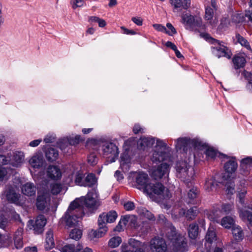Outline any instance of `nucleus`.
Instances as JSON below:
<instances>
[{"label":"nucleus","instance_id":"obj_1","mask_svg":"<svg viewBox=\"0 0 252 252\" xmlns=\"http://www.w3.org/2000/svg\"><path fill=\"white\" fill-rule=\"evenodd\" d=\"M79 202H80V199H75L71 202L62 218V222H64L68 227L76 225L78 222V220L84 215L83 211L78 209L80 205Z\"/></svg>","mask_w":252,"mask_h":252},{"label":"nucleus","instance_id":"obj_2","mask_svg":"<svg viewBox=\"0 0 252 252\" xmlns=\"http://www.w3.org/2000/svg\"><path fill=\"white\" fill-rule=\"evenodd\" d=\"M146 193L151 197H155L158 202L166 201L171 196L169 189L160 183L150 184L146 189Z\"/></svg>","mask_w":252,"mask_h":252},{"label":"nucleus","instance_id":"obj_3","mask_svg":"<svg viewBox=\"0 0 252 252\" xmlns=\"http://www.w3.org/2000/svg\"><path fill=\"white\" fill-rule=\"evenodd\" d=\"M151 159L154 163L163 160L170 161V148L167 144L159 139L156 140V145L151 155Z\"/></svg>","mask_w":252,"mask_h":252},{"label":"nucleus","instance_id":"obj_4","mask_svg":"<svg viewBox=\"0 0 252 252\" xmlns=\"http://www.w3.org/2000/svg\"><path fill=\"white\" fill-rule=\"evenodd\" d=\"M177 176L185 182H190L195 174L193 168L187 161H179L176 166Z\"/></svg>","mask_w":252,"mask_h":252},{"label":"nucleus","instance_id":"obj_5","mask_svg":"<svg viewBox=\"0 0 252 252\" xmlns=\"http://www.w3.org/2000/svg\"><path fill=\"white\" fill-rule=\"evenodd\" d=\"M201 35L207 40L215 44V46L211 47V50L215 56L218 58L225 57L228 59L231 58L232 53L227 47L222 44L220 41L210 37L207 33H201Z\"/></svg>","mask_w":252,"mask_h":252},{"label":"nucleus","instance_id":"obj_6","mask_svg":"<svg viewBox=\"0 0 252 252\" xmlns=\"http://www.w3.org/2000/svg\"><path fill=\"white\" fill-rule=\"evenodd\" d=\"M76 199H80L79 210L83 211L82 207L84 205L89 209H96L99 206L98 193L96 189H93L87 193L86 196L81 197Z\"/></svg>","mask_w":252,"mask_h":252},{"label":"nucleus","instance_id":"obj_7","mask_svg":"<svg viewBox=\"0 0 252 252\" xmlns=\"http://www.w3.org/2000/svg\"><path fill=\"white\" fill-rule=\"evenodd\" d=\"M171 234L168 235L169 239L172 243L173 250L177 252H184L186 250L187 243L185 238L176 232L175 228L170 229Z\"/></svg>","mask_w":252,"mask_h":252},{"label":"nucleus","instance_id":"obj_8","mask_svg":"<svg viewBox=\"0 0 252 252\" xmlns=\"http://www.w3.org/2000/svg\"><path fill=\"white\" fill-rule=\"evenodd\" d=\"M50 194L45 187L41 188L37 191L36 205L37 209L44 210L50 205Z\"/></svg>","mask_w":252,"mask_h":252},{"label":"nucleus","instance_id":"obj_9","mask_svg":"<svg viewBox=\"0 0 252 252\" xmlns=\"http://www.w3.org/2000/svg\"><path fill=\"white\" fill-rule=\"evenodd\" d=\"M234 209L232 203H223L220 207H217L215 210L207 214V217L210 220L219 222L218 219L221 216V213L228 214Z\"/></svg>","mask_w":252,"mask_h":252},{"label":"nucleus","instance_id":"obj_10","mask_svg":"<svg viewBox=\"0 0 252 252\" xmlns=\"http://www.w3.org/2000/svg\"><path fill=\"white\" fill-rule=\"evenodd\" d=\"M134 180L133 186L139 189H142L146 193L147 187L151 184L147 174L143 172H135L133 173Z\"/></svg>","mask_w":252,"mask_h":252},{"label":"nucleus","instance_id":"obj_11","mask_svg":"<svg viewBox=\"0 0 252 252\" xmlns=\"http://www.w3.org/2000/svg\"><path fill=\"white\" fill-rule=\"evenodd\" d=\"M71 173L68 175L66 182L70 186H73L74 183L78 186H83L84 181L83 180L84 174L82 171L78 167L72 166Z\"/></svg>","mask_w":252,"mask_h":252},{"label":"nucleus","instance_id":"obj_12","mask_svg":"<svg viewBox=\"0 0 252 252\" xmlns=\"http://www.w3.org/2000/svg\"><path fill=\"white\" fill-rule=\"evenodd\" d=\"M103 155L107 158H110L111 162L115 161L118 156V149L117 146L111 142H105L102 146Z\"/></svg>","mask_w":252,"mask_h":252},{"label":"nucleus","instance_id":"obj_13","mask_svg":"<svg viewBox=\"0 0 252 252\" xmlns=\"http://www.w3.org/2000/svg\"><path fill=\"white\" fill-rule=\"evenodd\" d=\"M19 216L11 207H6L3 209L0 219V228H4L7 225L8 219H13L15 220L19 219Z\"/></svg>","mask_w":252,"mask_h":252},{"label":"nucleus","instance_id":"obj_14","mask_svg":"<svg viewBox=\"0 0 252 252\" xmlns=\"http://www.w3.org/2000/svg\"><path fill=\"white\" fill-rule=\"evenodd\" d=\"M170 165L167 163H163L151 169V175L156 180L160 179L163 177L168 175Z\"/></svg>","mask_w":252,"mask_h":252},{"label":"nucleus","instance_id":"obj_15","mask_svg":"<svg viewBox=\"0 0 252 252\" xmlns=\"http://www.w3.org/2000/svg\"><path fill=\"white\" fill-rule=\"evenodd\" d=\"M47 220L45 217L40 215L38 216L35 220H30L28 222V226L30 229H33L35 233L39 234L42 232V229L46 224Z\"/></svg>","mask_w":252,"mask_h":252},{"label":"nucleus","instance_id":"obj_16","mask_svg":"<svg viewBox=\"0 0 252 252\" xmlns=\"http://www.w3.org/2000/svg\"><path fill=\"white\" fill-rule=\"evenodd\" d=\"M151 252H167V246L164 240L160 238H154L150 243Z\"/></svg>","mask_w":252,"mask_h":252},{"label":"nucleus","instance_id":"obj_17","mask_svg":"<svg viewBox=\"0 0 252 252\" xmlns=\"http://www.w3.org/2000/svg\"><path fill=\"white\" fill-rule=\"evenodd\" d=\"M201 142L195 140H190L186 138H180L176 140L175 147L177 150L183 149L184 152L187 151V148L190 145H193L195 148H199Z\"/></svg>","mask_w":252,"mask_h":252},{"label":"nucleus","instance_id":"obj_18","mask_svg":"<svg viewBox=\"0 0 252 252\" xmlns=\"http://www.w3.org/2000/svg\"><path fill=\"white\" fill-rule=\"evenodd\" d=\"M97 229H92L89 233V235L92 238H101L104 236L108 231V228L107 224L98 219L97 220Z\"/></svg>","mask_w":252,"mask_h":252},{"label":"nucleus","instance_id":"obj_19","mask_svg":"<svg viewBox=\"0 0 252 252\" xmlns=\"http://www.w3.org/2000/svg\"><path fill=\"white\" fill-rule=\"evenodd\" d=\"M198 213V210L196 207H192L189 209L187 212L182 208H175L174 210V214L177 218L181 217L184 215L188 220H193L196 216Z\"/></svg>","mask_w":252,"mask_h":252},{"label":"nucleus","instance_id":"obj_20","mask_svg":"<svg viewBox=\"0 0 252 252\" xmlns=\"http://www.w3.org/2000/svg\"><path fill=\"white\" fill-rule=\"evenodd\" d=\"M3 195L5 196L9 202L16 204L19 203L20 195L16 192V187L12 186L6 187Z\"/></svg>","mask_w":252,"mask_h":252},{"label":"nucleus","instance_id":"obj_21","mask_svg":"<svg viewBox=\"0 0 252 252\" xmlns=\"http://www.w3.org/2000/svg\"><path fill=\"white\" fill-rule=\"evenodd\" d=\"M61 252H94L93 250L89 247H85L80 243L76 245L72 244L66 245L62 248Z\"/></svg>","mask_w":252,"mask_h":252},{"label":"nucleus","instance_id":"obj_22","mask_svg":"<svg viewBox=\"0 0 252 252\" xmlns=\"http://www.w3.org/2000/svg\"><path fill=\"white\" fill-rule=\"evenodd\" d=\"M173 7L174 12L181 13L183 9L187 10L190 6V0H169Z\"/></svg>","mask_w":252,"mask_h":252},{"label":"nucleus","instance_id":"obj_23","mask_svg":"<svg viewBox=\"0 0 252 252\" xmlns=\"http://www.w3.org/2000/svg\"><path fill=\"white\" fill-rule=\"evenodd\" d=\"M197 149H200L201 151H203L204 149H205V150L204 151V153H205L206 156L208 158H215L216 157H220L221 158H227V156L225 155L222 154H220L218 152H217L216 150H215L212 148H206V146L203 145L201 143L200 145L199 146V148H197Z\"/></svg>","mask_w":252,"mask_h":252},{"label":"nucleus","instance_id":"obj_24","mask_svg":"<svg viewBox=\"0 0 252 252\" xmlns=\"http://www.w3.org/2000/svg\"><path fill=\"white\" fill-rule=\"evenodd\" d=\"M118 217V214L115 211H110L108 212H103L100 214L98 219L101 220L104 222L106 223H113L114 222Z\"/></svg>","mask_w":252,"mask_h":252},{"label":"nucleus","instance_id":"obj_25","mask_svg":"<svg viewBox=\"0 0 252 252\" xmlns=\"http://www.w3.org/2000/svg\"><path fill=\"white\" fill-rule=\"evenodd\" d=\"M80 137L79 135H76L75 137H70L69 138H64L60 141L59 146L60 149L63 151L66 152L65 148H67L68 145L66 144L67 142L69 145L75 146L81 141ZM67 152V151H66Z\"/></svg>","mask_w":252,"mask_h":252},{"label":"nucleus","instance_id":"obj_26","mask_svg":"<svg viewBox=\"0 0 252 252\" xmlns=\"http://www.w3.org/2000/svg\"><path fill=\"white\" fill-rule=\"evenodd\" d=\"M21 192L27 196H34L36 191V187L32 182H27L22 185L21 187Z\"/></svg>","mask_w":252,"mask_h":252},{"label":"nucleus","instance_id":"obj_27","mask_svg":"<svg viewBox=\"0 0 252 252\" xmlns=\"http://www.w3.org/2000/svg\"><path fill=\"white\" fill-rule=\"evenodd\" d=\"M25 155L23 152L16 151L13 153L12 157L9 158L10 163L13 166L19 167L24 160Z\"/></svg>","mask_w":252,"mask_h":252},{"label":"nucleus","instance_id":"obj_28","mask_svg":"<svg viewBox=\"0 0 252 252\" xmlns=\"http://www.w3.org/2000/svg\"><path fill=\"white\" fill-rule=\"evenodd\" d=\"M29 163L33 168H40L44 163V159L41 153L35 154L29 160Z\"/></svg>","mask_w":252,"mask_h":252},{"label":"nucleus","instance_id":"obj_29","mask_svg":"<svg viewBox=\"0 0 252 252\" xmlns=\"http://www.w3.org/2000/svg\"><path fill=\"white\" fill-rule=\"evenodd\" d=\"M131 158L129 151H125L121 155L120 159V167L123 172H127L130 167Z\"/></svg>","mask_w":252,"mask_h":252},{"label":"nucleus","instance_id":"obj_30","mask_svg":"<svg viewBox=\"0 0 252 252\" xmlns=\"http://www.w3.org/2000/svg\"><path fill=\"white\" fill-rule=\"evenodd\" d=\"M205 247L207 249H210L211 245L217 241V236L215 232V229L213 227L209 228L207 233L206 235Z\"/></svg>","mask_w":252,"mask_h":252},{"label":"nucleus","instance_id":"obj_31","mask_svg":"<svg viewBox=\"0 0 252 252\" xmlns=\"http://www.w3.org/2000/svg\"><path fill=\"white\" fill-rule=\"evenodd\" d=\"M218 186V183L214 177H209L206 179L204 188L206 191L210 192L215 191Z\"/></svg>","mask_w":252,"mask_h":252},{"label":"nucleus","instance_id":"obj_32","mask_svg":"<svg viewBox=\"0 0 252 252\" xmlns=\"http://www.w3.org/2000/svg\"><path fill=\"white\" fill-rule=\"evenodd\" d=\"M47 175L51 179L57 180L62 177V172L57 166H50L47 169Z\"/></svg>","mask_w":252,"mask_h":252},{"label":"nucleus","instance_id":"obj_33","mask_svg":"<svg viewBox=\"0 0 252 252\" xmlns=\"http://www.w3.org/2000/svg\"><path fill=\"white\" fill-rule=\"evenodd\" d=\"M227 158L228 157H227ZM237 163L236 161L235 158L232 157L229 158V160L225 163L224 165V169L228 173H233L235 172L237 168Z\"/></svg>","mask_w":252,"mask_h":252},{"label":"nucleus","instance_id":"obj_34","mask_svg":"<svg viewBox=\"0 0 252 252\" xmlns=\"http://www.w3.org/2000/svg\"><path fill=\"white\" fill-rule=\"evenodd\" d=\"M155 139L152 137H144L141 138L138 141L139 146L144 150L146 148L150 147L153 145Z\"/></svg>","mask_w":252,"mask_h":252},{"label":"nucleus","instance_id":"obj_35","mask_svg":"<svg viewBox=\"0 0 252 252\" xmlns=\"http://www.w3.org/2000/svg\"><path fill=\"white\" fill-rule=\"evenodd\" d=\"M194 16L188 14L182 15L181 22L185 25L186 29L190 30L193 28Z\"/></svg>","mask_w":252,"mask_h":252},{"label":"nucleus","instance_id":"obj_36","mask_svg":"<svg viewBox=\"0 0 252 252\" xmlns=\"http://www.w3.org/2000/svg\"><path fill=\"white\" fill-rule=\"evenodd\" d=\"M218 221L223 227L226 229H229L233 226L235 223L233 218L228 216L223 217L220 220H218Z\"/></svg>","mask_w":252,"mask_h":252},{"label":"nucleus","instance_id":"obj_37","mask_svg":"<svg viewBox=\"0 0 252 252\" xmlns=\"http://www.w3.org/2000/svg\"><path fill=\"white\" fill-rule=\"evenodd\" d=\"M55 242L53 238V232L52 230H49L46 233L45 247L46 250H50L54 248Z\"/></svg>","mask_w":252,"mask_h":252},{"label":"nucleus","instance_id":"obj_38","mask_svg":"<svg viewBox=\"0 0 252 252\" xmlns=\"http://www.w3.org/2000/svg\"><path fill=\"white\" fill-rule=\"evenodd\" d=\"M233 238L237 241H242L244 238V233L241 227L239 225H234L232 228Z\"/></svg>","mask_w":252,"mask_h":252},{"label":"nucleus","instance_id":"obj_39","mask_svg":"<svg viewBox=\"0 0 252 252\" xmlns=\"http://www.w3.org/2000/svg\"><path fill=\"white\" fill-rule=\"evenodd\" d=\"M22 234L23 229L22 228L18 229L15 232L14 240L15 246L17 249H20L23 247Z\"/></svg>","mask_w":252,"mask_h":252},{"label":"nucleus","instance_id":"obj_40","mask_svg":"<svg viewBox=\"0 0 252 252\" xmlns=\"http://www.w3.org/2000/svg\"><path fill=\"white\" fill-rule=\"evenodd\" d=\"M246 181L245 180L242 181L241 183V186L242 189H239L238 190L237 197L239 198V202L243 205L245 202V197L247 193V190L245 186Z\"/></svg>","mask_w":252,"mask_h":252},{"label":"nucleus","instance_id":"obj_41","mask_svg":"<svg viewBox=\"0 0 252 252\" xmlns=\"http://www.w3.org/2000/svg\"><path fill=\"white\" fill-rule=\"evenodd\" d=\"M239 216L244 221H247L249 224L252 226V213L248 210H239Z\"/></svg>","mask_w":252,"mask_h":252},{"label":"nucleus","instance_id":"obj_42","mask_svg":"<svg viewBox=\"0 0 252 252\" xmlns=\"http://www.w3.org/2000/svg\"><path fill=\"white\" fill-rule=\"evenodd\" d=\"M138 214L142 218L147 219L149 220H155L154 215L143 207H139L137 209Z\"/></svg>","mask_w":252,"mask_h":252},{"label":"nucleus","instance_id":"obj_43","mask_svg":"<svg viewBox=\"0 0 252 252\" xmlns=\"http://www.w3.org/2000/svg\"><path fill=\"white\" fill-rule=\"evenodd\" d=\"M45 154L47 159L50 161H55L59 156L58 151L53 148H48Z\"/></svg>","mask_w":252,"mask_h":252},{"label":"nucleus","instance_id":"obj_44","mask_svg":"<svg viewBox=\"0 0 252 252\" xmlns=\"http://www.w3.org/2000/svg\"><path fill=\"white\" fill-rule=\"evenodd\" d=\"M188 233L189 237L192 239H195L198 235V226L194 223L189 225L188 228Z\"/></svg>","mask_w":252,"mask_h":252},{"label":"nucleus","instance_id":"obj_45","mask_svg":"<svg viewBox=\"0 0 252 252\" xmlns=\"http://www.w3.org/2000/svg\"><path fill=\"white\" fill-rule=\"evenodd\" d=\"M233 62L235 68H239L244 66L246 60L242 55L235 56L233 59Z\"/></svg>","mask_w":252,"mask_h":252},{"label":"nucleus","instance_id":"obj_46","mask_svg":"<svg viewBox=\"0 0 252 252\" xmlns=\"http://www.w3.org/2000/svg\"><path fill=\"white\" fill-rule=\"evenodd\" d=\"M252 167V158L248 157L243 158L240 161V167L244 170Z\"/></svg>","mask_w":252,"mask_h":252},{"label":"nucleus","instance_id":"obj_47","mask_svg":"<svg viewBox=\"0 0 252 252\" xmlns=\"http://www.w3.org/2000/svg\"><path fill=\"white\" fill-rule=\"evenodd\" d=\"M96 182L97 180L95 176L93 174H90L85 178L83 186L92 187L95 185Z\"/></svg>","mask_w":252,"mask_h":252},{"label":"nucleus","instance_id":"obj_48","mask_svg":"<svg viewBox=\"0 0 252 252\" xmlns=\"http://www.w3.org/2000/svg\"><path fill=\"white\" fill-rule=\"evenodd\" d=\"M44 187L49 190V193H51L53 195H57L62 189V185L59 184H53L51 185L50 186V190L46 187Z\"/></svg>","mask_w":252,"mask_h":252},{"label":"nucleus","instance_id":"obj_49","mask_svg":"<svg viewBox=\"0 0 252 252\" xmlns=\"http://www.w3.org/2000/svg\"><path fill=\"white\" fill-rule=\"evenodd\" d=\"M122 242V239L120 237L115 236L111 238L108 241V246L114 248L118 247Z\"/></svg>","mask_w":252,"mask_h":252},{"label":"nucleus","instance_id":"obj_50","mask_svg":"<svg viewBox=\"0 0 252 252\" xmlns=\"http://www.w3.org/2000/svg\"><path fill=\"white\" fill-rule=\"evenodd\" d=\"M120 223H122L125 226L129 222L135 223L136 221V218L134 216H126L121 218Z\"/></svg>","mask_w":252,"mask_h":252},{"label":"nucleus","instance_id":"obj_51","mask_svg":"<svg viewBox=\"0 0 252 252\" xmlns=\"http://www.w3.org/2000/svg\"><path fill=\"white\" fill-rule=\"evenodd\" d=\"M131 249H141V243L133 238L128 240V244H126Z\"/></svg>","mask_w":252,"mask_h":252},{"label":"nucleus","instance_id":"obj_52","mask_svg":"<svg viewBox=\"0 0 252 252\" xmlns=\"http://www.w3.org/2000/svg\"><path fill=\"white\" fill-rule=\"evenodd\" d=\"M121 252H145L142 249H131L126 244H123L121 247Z\"/></svg>","mask_w":252,"mask_h":252},{"label":"nucleus","instance_id":"obj_53","mask_svg":"<svg viewBox=\"0 0 252 252\" xmlns=\"http://www.w3.org/2000/svg\"><path fill=\"white\" fill-rule=\"evenodd\" d=\"M236 37L238 42L240 43L241 45L245 46L247 49L250 50L252 52L249 43L246 39L241 36L240 34H237Z\"/></svg>","mask_w":252,"mask_h":252},{"label":"nucleus","instance_id":"obj_54","mask_svg":"<svg viewBox=\"0 0 252 252\" xmlns=\"http://www.w3.org/2000/svg\"><path fill=\"white\" fill-rule=\"evenodd\" d=\"M69 236L71 238L74 240L79 239L82 236V231L78 228L72 229L70 233Z\"/></svg>","mask_w":252,"mask_h":252},{"label":"nucleus","instance_id":"obj_55","mask_svg":"<svg viewBox=\"0 0 252 252\" xmlns=\"http://www.w3.org/2000/svg\"><path fill=\"white\" fill-rule=\"evenodd\" d=\"M231 181V180H230ZM234 183L232 182H227L225 185L226 192L227 194H233L235 192Z\"/></svg>","mask_w":252,"mask_h":252},{"label":"nucleus","instance_id":"obj_56","mask_svg":"<svg viewBox=\"0 0 252 252\" xmlns=\"http://www.w3.org/2000/svg\"><path fill=\"white\" fill-rule=\"evenodd\" d=\"M70 3L72 8L75 9L77 7H82L85 3V1L84 0H71Z\"/></svg>","mask_w":252,"mask_h":252},{"label":"nucleus","instance_id":"obj_57","mask_svg":"<svg viewBox=\"0 0 252 252\" xmlns=\"http://www.w3.org/2000/svg\"><path fill=\"white\" fill-rule=\"evenodd\" d=\"M9 177L7 170L4 168H0V182L6 181Z\"/></svg>","mask_w":252,"mask_h":252},{"label":"nucleus","instance_id":"obj_58","mask_svg":"<svg viewBox=\"0 0 252 252\" xmlns=\"http://www.w3.org/2000/svg\"><path fill=\"white\" fill-rule=\"evenodd\" d=\"M193 27L204 28V25L202 24V20L201 17L197 16H194Z\"/></svg>","mask_w":252,"mask_h":252},{"label":"nucleus","instance_id":"obj_59","mask_svg":"<svg viewBox=\"0 0 252 252\" xmlns=\"http://www.w3.org/2000/svg\"><path fill=\"white\" fill-rule=\"evenodd\" d=\"M214 17V11L211 7H207L205 10V19L206 20H210Z\"/></svg>","mask_w":252,"mask_h":252},{"label":"nucleus","instance_id":"obj_60","mask_svg":"<svg viewBox=\"0 0 252 252\" xmlns=\"http://www.w3.org/2000/svg\"><path fill=\"white\" fill-rule=\"evenodd\" d=\"M153 27L158 31L165 32L168 35H171L170 32L166 30V28L160 24H155L153 25Z\"/></svg>","mask_w":252,"mask_h":252},{"label":"nucleus","instance_id":"obj_61","mask_svg":"<svg viewBox=\"0 0 252 252\" xmlns=\"http://www.w3.org/2000/svg\"><path fill=\"white\" fill-rule=\"evenodd\" d=\"M88 162L92 165L96 164L97 162V158L96 155L94 154H91L88 157Z\"/></svg>","mask_w":252,"mask_h":252},{"label":"nucleus","instance_id":"obj_62","mask_svg":"<svg viewBox=\"0 0 252 252\" xmlns=\"http://www.w3.org/2000/svg\"><path fill=\"white\" fill-rule=\"evenodd\" d=\"M124 207L126 210L131 211L134 209L135 205L133 202L127 201L124 204Z\"/></svg>","mask_w":252,"mask_h":252},{"label":"nucleus","instance_id":"obj_63","mask_svg":"<svg viewBox=\"0 0 252 252\" xmlns=\"http://www.w3.org/2000/svg\"><path fill=\"white\" fill-rule=\"evenodd\" d=\"M198 193V191L196 188H193L189 190L188 192V197L190 199H194L195 198Z\"/></svg>","mask_w":252,"mask_h":252},{"label":"nucleus","instance_id":"obj_64","mask_svg":"<svg viewBox=\"0 0 252 252\" xmlns=\"http://www.w3.org/2000/svg\"><path fill=\"white\" fill-rule=\"evenodd\" d=\"M219 17L217 15H215L211 20H208L209 24L212 27H215L218 22Z\"/></svg>","mask_w":252,"mask_h":252}]
</instances>
